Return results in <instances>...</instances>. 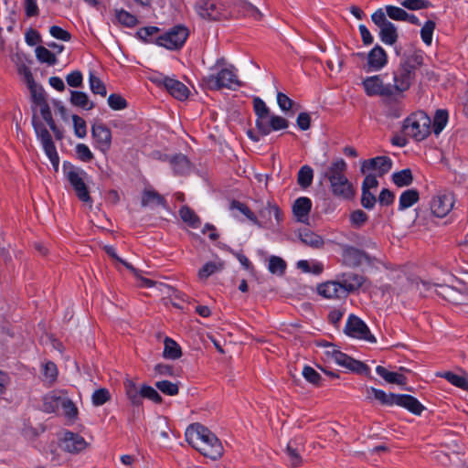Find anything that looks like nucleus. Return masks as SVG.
<instances>
[{
    "label": "nucleus",
    "instance_id": "13",
    "mask_svg": "<svg viewBox=\"0 0 468 468\" xmlns=\"http://www.w3.org/2000/svg\"><path fill=\"white\" fill-rule=\"evenodd\" d=\"M344 333L353 338L376 343V337L371 334L367 324L358 316L351 314L346 321Z\"/></svg>",
    "mask_w": 468,
    "mask_h": 468
},
{
    "label": "nucleus",
    "instance_id": "61",
    "mask_svg": "<svg viewBox=\"0 0 468 468\" xmlns=\"http://www.w3.org/2000/svg\"><path fill=\"white\" fill-rule=\"evenodd\" d=\"M218 270L219 268L215 262L208 261L205 263L203 267L198 271V277L201 280H206Z\"/></svg>",
    "mask_w": 468,
    "mask_h": 468
},
{
    "label": "nucleus",
    "instance_id": "57",
    "mask_svg": "<svg viewBox=\"0 0 468 468\" xmlns=\"http://www.w3.org/2000/svg\"><path fill=\"white\" fill-rule=\"evenodd\" d=\"M72 122L76 136L79 138H84L87 134L85 121L78 115H73Z\"/></svg>",
    "mask_w": 468,
    "mask_h": 468
},
{
    "label": "nucleus",
    "instance_id": "53",
    "mask_svg": "<svg viewBox=\"0 0 468 468\" xmlns=\"http://www.w3.org/2000/svg\"><path fill=\"white\" fill-rule=\"evenodd\" d=\"M361 205L364 208L367 210H371L375 207L377 203V197L376 196L370 192V190L367 189H361Z\"/></svg>",
    "mask_w": 468,
    "mask_h": 468
},
{
    "label": "nucleus",
    "instance_id": "63",
    "mask_svg": "<svg viewBox=\"0 0 468 468\" xmlns=\"http://www.w3.org/2000/svg\"><path fill=\"white\" fill-rule=\"evenodd\" d=\"M349 365L350 366H348L346 368L352 372L362 375H368L370 372V368L367 365L354 358L352 359L351 363H349Z\"/></svg>",
    "mask_w": 468,
    "mask_h": 468
},
{
    "label": "nucleus",
    "instance_id": "43",
    "mask_svg": "<svg viewBox=\"0 0 468 468\" xmlns=\"http://www.w3.org/2000/svg\"><path fill=\"white\" fill-rule=\"evenodd\" d=\"M441 377L457 388L464 390L468 389V379L465 377L457 375L451 371L444 372Z\"/></svg>",
    "mask_w": 468,
    "mask_h": 468
},
{
    "label": "nucleus",
    "instance_id": "30",
    "mask_svg": "<svg viewBox=\"0 0 468 468\" xmlns=\"http://www.w3.org/2000/svg\"><path fill=\"white\" fill-rule=\"evenodd\" d=\"M178 213L181 219L190 228L197 229L200 227L201 219L190 207L182 206Z\"/></svg>",
    "mask_w": 468,
    "mask_h": 468
},
{
    "label": "nucleus",
    "instance_id": "23",
    "mask_svg": "<svg viewBox=\"0 0 468 468\" xmlns=\"http://www.w3.org/2000/svg\"><path fill=\"white\" fill-rule=\"evenodd\" d=\"M141 205L142 207H162L165 209L168 208L165 198L157 191L152 188H145L143 191Z\"/></svg>",
    "mask_w": 468,
    "mask_h": 468
},
{
    "label": "nucleus",
    "instance_id": "18",
    "mask_svg": "<svg viewBox=\"0 0 468 468\" xmlns=\"http://www.w3.org/2000/svg\"><path fill=\"white\" fill-rule=\"evenodd\" d=\"M255 125L260 135L266 136L270 134L271 131L286 129L289 125V122L282 116L270 115L264 122H256Z\"/></svg>",
    "mask_w": 468,
    "mask_h": 468
},
{
    "label": "nucleus",
    "instance_id": "55",
    "mask_svg": "<svg viewBox=\"0 0 468 468\" xmlns=\"http://www.w3.org/2000/svg\"><path fill=\"white\" fill-rule=\"evenodd\" d=\"M89 82H90V88L93 93L100 94L101 96L106 95V88H105L104 84L93 73H90Z\"/></svg>",
    "mask_w": 468,
    "mask_h": 468
},
{
    "label": "nucleus",
    "instance_id": "36",
    "mask_svg": "<svg viewBox=\"0 0 468 468\" xmlns=\"http://www.w3.org/2000/svg\"><path fill=\"white\" fill-rule=\"evenodd\" d=\"M70 102L77 107L84 110H90L93 108V103L89 100L88 95L82 91L72 90L70 92Z\"/></svg>",
    "mask_w": 468,
    "mask_h": 468
},
{
    "label": "nucleus",
    "instance_id": "44",
    "mask_svg": "<svg viewBox=\"0 0 468 468\" xmlns=\"http://www.w3.org/2000/svg\"><path fill=\"white\" fill-rule=\"evenodd\" d=\"M147 399L156 404H160L163 401L161 395L153 387L143 384L141 386V399Z\"/></svg>",
    "mask_w": 468,
    "mask_h": 468
},
{
    "label": "nucleus",
    "instance_id": "1",
    "mask_svg": "<svg viewBox=\"0 0 468 468\" xmlns=\"http://www.w3.org/2000/svg\"><path fill=\"white\" fill-rule=\"evenodd\" d=\"M186 438L188 443L205 457L216 461L223 454V447L220 441L202 424H191L186 429Z\"/></svg>",
    "mask_w": 468,
    "mask_h": 468
},
{
    "label": "nucleus",
    "instance_id": "3",
    "mask_svg": "<svg viewBox=\"0 0 468 468\" xmlns=\"http://www.w3.org/2000/svg\"><path fill=\"white\" fill-rule=\"evenodd\" d=\"M215 72L209 73L202 78L203 83L210 90H219L221 89L236 90L240 87L237 69L225 63L224 60H217L211 69Z\"/></svg>",
    "mask_w": 468,
    "mask_h": 468
},
{
    "label": "nucleus",
    "instance_id": "27",
    "mask_svg": "<svg viewBox=\"0 0 468 468\" xmlns=\"http://www.w3.org/2000/svg\"><path fill=\"white\" fill-rule=\"evenodd\" d=\"M171 167L176 176H184L190 171V162L183 154H176L170 158Z\"/></svg>",
    "mask_w": 468,
    "mask_h": 468
},
{
    "label": "nucleus",
    "instance_id": "8",
    "mask_svg": "<svg viewBox=\"0 0 468 468\" xmlns=\"http://www.w3.org/2000/svg\"><path fill=\"white\" fill-rule=\"evenodd\" d=\"M148 80L160 88H164L171 96L178 101H185L189 96L188 88L178 80L160 72H151Z\"/></svg>",
    "mask_w": 468,
    "mask_h": 468
},
{
    "label": "nucleus",
    "instance_id": "4",
    "mask_svg": "<svg viewBox=\"0 0 468 468\" xmlns=\"http://www.w3.org/2000/svg\"><path fill=\"white\" fill-rule=\"evenodd\" d=\"M402 130L416 142L423 141L431 133V120L425 112L417 111L403 121Z\"/></svg>",
    "mask_w": 468,
    "mask_h": 468
},
{
    "label": "nucleus",
    "instance_id": "2",
    "mask_svg": "<svg viewBox=\"0 0 468 468\" xmlns=\"http://www.w3.org/2000/svg\"><path fill=\"white\" fill-rule=\"evenodd\" d=\"M347 165L343 158H338L327 167L324 176L330 183V190L334 197L351 200L355 197L356 190L353 184L346 176Z\"/></svg>",
    "mask_w": 468,
    "mask_h": 468
},
{
    "label": "nucleus",
    "instance_id": "49",
    "mask_svg": "<svg viewBox=\"0 0 468 468\" xmlns=\"http://www.w3.org/2000/svg\"><path fill=\"white\" fill-rule=\"evenodd\" d=\"M436 24L434 21L428 20L424 23L420 29V37L426 45H431Z\"/></svg>",
    "mask_w": 468,
    "mask_h": 468
},
{
    "label": "nucleus",
    "instance_id": "35",
    "mask_svg": "<svg viewBox=\"0 0 468 468\" xmlns=\"http://www.w3.org/2000/svg\"><path fill=\"white\" fill-rule=\"evenodd\" d=\"M392 182L399 187L410 186L413 182L411 170L410 168H405L393 173Z\"/></svg>",
    "mask_w": 468,
    "mask_h": 468
},
{
    "label": "nucleus",
    "instance_id": "59",
    "mask_svg": "<svg viewBox=\"0 0 468 468\" xmlns=\"http://www.w3.org/2000/svg\"><path fill=\"white\" fill-rule=\"evenodd\" d=\"M387 16L396 21H403L406 16V11L403 8L395 5H386Z\"/></svg>",
    "mask_w": 468,
    "mask_h": 468
},
{
    "label": "nucleus",
    "instance_id": "12",
    "mask_svg": "<svg viewBox=\"0 0 468 468\" xmlns=\"http://www.w3.org/2000/svg\"><path fill=\"white\" fill-rule=\"evenodd\" d=\"M197 15L207 20L226 19L229 16V12L222 3H216L212 0H200L195 5Z\"/></svg>",
    "mask_w": 468,
    "mask_h": 468
},
{
    "label": "nucleus",
    "instance_id": "62",
    "mask_svg": "<svg viewBox=\"0 0 468 468\" xmlns=\"http://www.w3.org/2000/svg\"><path fill=\"white\" fill-rule=\"evenodd\" d=\"M37 107H38L40 115L42 116L43 120L47 122L48 127L54 126V120L48 103L47 101L42 102L41 104L37 105Z\"/></svg>",
    "mask_w": 468,
    "mask_h": 468
},
{
    "label": "nucleus",
    "instance_id": "47",
    "mask_svg": "<svg viewBox=\"0 0 468 468\" xmlns=\"http://www.w3.org/2000/svg\"><path fill=\"white\" fill-rule=\"evenodd\" d=\"M42 372L44 380L48 383H53L58 377V368L57 366L51 362L47 361L42 365Z\"/></svg>",
    "mask_w": 468,
    "mask_h": 468
},
{
    "label": "nucleus",
    "instance_id": "19",
    "mask_svg": "<svg viewBox=\"0 0 468 468\" xmlns=\"http://www.w3.org/2000/svg\"><path fill=\"white\" fill-rule=\"evenodd\" d=\"M318 293L327 299H344L347 296L346 290L341 283L339 278L337 281H328L320 284L317 288Z\"/></svg>",
    "mask_w": 468,
    "mask_h": 468
},
{
    "label": "nucleus",
    "instance_id": "46",
    "mask_svg": "<svg viewBox=\"0 0 468 468\" xmlns=\"http://www.w3.org/2000/svg\"><path fill=\"white\" fill-rule=\"evenodd\" d=\"M301 240L313 248H321L324 245L322 237L310 230L301 234Z\"/></svg>",
    "mask_w": 468,
    "mask_h": 468
},
{
    "label": "nucleus",
    "instance_id": "39",
    "mask_svg": "<svg viewBox=\"0 0 468 468\" xmlns=\"http://www.w3.org/2000/svg\"><path fill=\"white\" fill-rule=\"evenodd\" d=\"M230 208L239 210L252 224H259L257 215L246 204H244L239 200H232L230 203Z\"/></svg>",
    "mask_w": 468,
    "mask_h": 468
},
{
    "label": "nucleus",
    "instance_id": "38",
    "mask_svg": "<svg viewBox=\"0 0 468 468\" xmlns=\"http://www.w3.org/2000/svg\"><path fill=\"white\" fill-rule=\"evenodd\" d=\"M314 172L309 165H303L300 168L297 175V183L303 187L306 188L313 183Z\"/></svg>",
    "mask_w": 468,
    "mask_h": 468
},
{
    "label": "nucleus",
    "instance_id": "41",
    "mask_svg": "<svg viewBox=\"0 0 468 468\" xmlns=\"http://www.w3.org/2000/svg\"><path fill=\"white\" fill-rule=\"evenodd\" d=\"M302 375L309 383L316 387L323 386L324 379L322 376L311 366L305 365L303 368Z\"/></svg>",
    "mask_w": 468,
    "mask_h": 468
},
{
    "label": "nucleus",
    "instance_id": "16",
    "mask_svg": "<svg viewBox=\"0 0 468 468\" xmlns=\"http://www.w3.org/2000/svg\"><path fill=\"white\" fill-rule=\"evenodd\" d=\"M92 138L96 147L102 153L110 150L112 145V133L102 122H95L91 128Z\"/></svg>",
    "mask_w": 468,
    "mask_h": 468
},
{
    "label": "nucleus",
    "instance_id": "60",
    "mask_svg": "<svg viewBox=\"0 0 468 468\" xmlns=\"http://www.w3.org/2000/svg\"><path fill=\"white\" fill-rule=\"evenodd\" d=\"M110 397V392L106 388H100L93 392L91 400L95 406H101L108 401Z\"/></svg>",
    "mask_w": 468,
    "mask_h": 468
},
{
    "label": "nucleus",
    "instance_id": "31",
    "mask_svg": "<svg viewBox=\"0 0 468 468\" xmlns=\"http://www.w3.org/2000/svg\"><path fill=\"white\" fill-rule=\"evenodd\" d=\"M420 199V194L417 189L411 188L403 191L399 197V210H405L415 203H417Z\"/></svg>",
    "mask_w": 468,
    "mask_h": 468
},
{
    "label": "nucleus",
    "instance_id": "45",
    "mask_svg": "<svg viewBox=\"0 0 468 468\" xmlns=\"http://www.w3.org/2000/svg\"><path fill=\"white\" fill-rule=\"evenodd\" d=\"M27 88L30 90L31 99L36 106L47 101L46 93L43 88L39 86L36 81L27 85Z\"/></svg>",
    "mask_w": 468,
    "mask_h": 468
},
{
    "label": "nucleus",
    "instance_id": "10",
    "mask_svg": "<svg viewBox=\"0 0 468 468\" xmlns=\"http://www.w3.org/2000/svg\"><path fill=\"white\" fill-rule=\"evenodd\" d=\"M189 36V30L186 27L177 25L170 28L165 34L158 36L156 44L170 50L180 49Z\"/></svg>",
    "mask_w": 468,
    "mask_h": 468
},
{
    "label": "nucleus",
    "instance_id": "58",
    "mask_svg": "<svg viewBox=\"0 0 468 468\" xmlns=\"http://www.w3.org/2000/svg\"><path fill=\"white\" fill-rule=\"evenodd\" d=\"M16 69H17L18 74L21 77H23L27 85H29V84H32L33 82H35L29 67L27 65H26L23 62V60H18V62L16 63Z\"/></svg>",
    "mask_w": 468,
    "mask_h": 468
},
{
    "label": "nucleus",
    "instance_id": "33",
    "mask_svg": "<svg viewBox=\"0 0 468 468\" xmlns=\"http://www.w3.org/2000/svg\"><path fill=\"white\" fill-rule=\"evenodd\" d=\"M164 345L163 356L165 358L175 360L182 356L180 346L172 338L166 336Z\"/></svg>",
    "mask_w": 468,
    "mask_h": 468
},
{
    "label": "nucleus",
    "instance_id": "52",
    "mask_svg": "<svg viewBox=\"0 0 468 468\" xmlns=\"http://www.w3.org/2000/svg\"><path fill=\"white\" fill-rule=\"evenodd\" d=\"M159 30L157 27H145L137 31V36L145 42H156L157 37L155 36Z\"/></svg>",
    "mask_w": 468,
    "mask_h": 468
},
{
    "label": "nucleus",
    "instance_id": "50",
    "mask_svg": "<svg viewBox=\"0 0 468 468\" xmlns=\"http://www.w3.org/2000/svg\"><path fill=\"white\" fill-rule=\"evenodd\" d=\"M349 219L352 227L360 229L368 220V216L362 209H356L351 212Z\"/></svg>",
    "mask_w": 468,
    "mask_h": 468
},
{
    "label": "nucleus",
    "instance_id": "25",
    "mask_svg": "<svg viewBox=\"0 0 468 468\" xmlns=\"http://www.w3.org/2000/svg\"><path fill=\"white\" fill-rule=\"evenodd\" d=\"M341 283L346 290V294L358 290L366 281V278L360 274L353 272L342 273L338 276Z\"/></svg>",
    "mask_w": 468,
    "mask_h": 468
},
{
    "label": "nucleus",
    "instance_id": "22",
    "mask_svg": "<svg viewBox=\"0 0 468 468\" xmlns=\"http://www.w3.org/2000/svg\"><path fill=\"white\" fill-rule=\"evenodd\" d=\"M396 405L417 416L421 415L426 409L415 397L409 394H399Z\"/></svg>",
    "mask_w": 468,
    "mask_h": 468
},
{
    "label": "nucleus",
    "instance_id": "34",
    "mask_svg": "<svg viewBox=\"0 0 468 468\" xmlns=\"http://www.w3.org/2000/svg\"><path fill=\"white\" fill-rule=\"evenodd\" d=\"M449 120V113L447 110L439 109L435 112L431 127L435 135H439L445 128Z\"/></svg>",
    "mask_w": 468,
    "mask_h": 468
},
{
    "label": "nucleus",
    "instance_id": "54",
    "mask_svg": "<svg viewBox=\"0 0 468 468\" xmlns=\"http://www.w3.org/2000/svg\"><path fill=\"white\" fill-rule=\"evenodd\" d=\"M60 409L62 410V414L69 419L75 418L78 413L76 406L66 395L64 399H62Z\"/></svg>",
    "mask_w": 468,
    "mask_h": 468
},
{
    "label": "nucleus",
    "instance_id": "40",
    "mask_svg": "<svg viewBox=\"0 0 468 468\" xmlns=\"http://www.w3.org/2000/svg\"><path fill=\"white\" fill-rule=\"evenodd\" d=\"M286 261L278 256H271L269 259L268 270L272 274L283 275L286 270Z\"/></svg>",
    "mask_w": 468,
    "mask_h": 468
},
{
    "label": "nucleus",
    "instance_id": "14",
    "mask_svg": "<svg viewBox=\"0 0 468 468\" xmlns=\"http://www.w3.org/2000/svg\"><path fill=\"white\" fill-rule=\"evenodd\" d=\"M362 85L367 96L389 97L394 94L392 84H384L379 75L366 78L362 81Z\"/></svg>",
    "mask_w": 468,
    "mask_h": 468
},
{
    "label": "nucleus",
    "instance_id": "15",
    "mask_svg": "<svg viewBox=\"0 0 468 468\" xmlns=\"http://www.w3.org/2000/svg\"><path fill=\"white\" fill-rule=\"evenodd\" d=\"M392 160L386 155L377 156L367 160H364L361 165V173L365 174L367 171H377L378 176H383L392 168Z\"/></svg>",
    "mask_w": 468,
    "mask_h": 468
},
{
    "label": "nucleus",
    "instance_id": "29",
    "mask_svg": "<svg viewBox=\"0 0 468 468\" xmlns=\"http://www.w3.org/2000/svg\"><path fill=\"white\" fill-rule=\"evenodd\" d=\"M125 395L133 407H141V387L138 388L133 380L126 379L123 383Z\"/></svg>",
    "mask_w": 468,
    "mask_h": 468
},
{
    "label": "nucleus",
    "instance_id": "17",
    "mask_svg": "<svg viewBox=\"0 0 468 468\" xmlns=\"http://www.w3.org/2000/svg\"><path fill=\"white\" fill-rule=\"evenodd\" d=\"M454 197L452 193L440 194L431 202V213L437 218L445 217L453 207Z\"/></svg>",
    "mask_w": 468,
    "mask_h": 468
},
{
    "label": "nucleus",
    "instance_id": "32",
    "mask_svg": "<svg viewBox=\"0 0 468 468\" xmlns=\"http://www.w3.org/2000/svg\"><path fill=\"white\" fill-rule=\"evenodd\" d=\"M379 37L387 45H393L397 42L399 35L396 26L389 22L379 28Z\"/></svg>",
    "mask_w": 468,
    "mask_h": 468
},
{
    "label": "nucleus",
    "instance_id": "28",
    "mask_svg": "<svg viewBox=\"0 0 468 468\" xmlns=\"http://www.w3.org/2000/svg\"><path fill=\"white\" fill-rule=\"evenodd\" d=\"M376 372L378 376L385 379L388 383L397 384L399 386H403L407 384V378L399 374L398 372H392L388 370L386 367L382 366H378L376 367Z\"/></svg>",
    "mask_w": 468,
    "mask_h": 468
},
{
    "label": "nucleus",
    "instance_id": "51",
    "mask_svg": "<svg viewBox=\"0 0 468 468\" xmlns=\"http://www.w3.org/2000/svg\"><path fill=\"white\" fill-rule=\"evenodd\" d=\"M400 5L409 10H421L431 6V3L428 0H402Z\"/></svg>",
    "mask_w": 468,
    "mask_h": 468
},
{
    "label": "nucleus",
    "instance_id": "21",
    "mask_svg": "<svg viewBox=\"0 0 468 468\" xmlns=\"http://www.w3.org/2000/svg\"><path fill=\"white\" fill-rule=\"evenodd\" d=\"M62 447L69 452L76 453L87 447V442L79 434L67 431L62 439Z\"/></svg>",
    "mask_w": 468,
    "mask_h": 468
},
{
    "label": "nucleus",
    "instance_id": "26",
    "mask_svg": "<svg viewBox=\"0 0 468 468\" xmlns=\"http://www.w3.org/2000/svg\"><path fill=\"white\" fill-rule=\"evenodd\" d=\"M62 391H51L43 398L42 410L47 413L57 412L60 407L62 399L65 397Z\"/></svg>",
    "mask_w": 468,
    "mask_h": 468
},
{
    "label": "nucleus",
    "instance_id": "48",
    "mask_svg": "<svg viewBox=\"0 0 468 468\" xmlns=\"http://www.w3.org/2000/svg\"><path fill=\"white\" fill-rule=\"evenodd\" d=\"M156 388H158L163 394L167 396H176L179 392V388L176 383H173L169 380H161L155 383Z\"/></svg>",
    "mask_w": 468,
    "mask_h": 468
},
{
    "label": "nucleus",
    "instance_id": "20",
    "mask_svg": "<svg viewBox=\"0 0 468 468\" xmlns=\"http://www.w3.org/2000/svg\"><path fill=\"white\" fill-rule=\"evenodd\" d=\"M303 450V445L301 438H294L289 441L285 450V454L287 462L292 467H298L302 464L303 459L301 452Z\"/></svg>",
    "mask_w": 468,
    "mask_h": 468
},
{
    "label": "nucleus",
    "instance_id": "64",
    "mask_svg": "<svg viewBox=\"0 0 468 468\" xmlns=\"http://www.w3.org/2000/svg\"><path fill=\"white\" fill-rule=\"evenodd\" d=\"M332 356L336 364H338L339 366H342L346 368L348 366H350L349 363H351V361L353 359L351 356H349L346 353H343L340 350H334L332 352Z\"/></svg>",
    "mask_w": 468,
    "mask_h": 468
},
{
    "label": "nucleus",
    "instance_id": "7",
    "mask_svg": "<svg viewBox=\"0 0 468 468\" xmlns=\"http://www.w3.org/2000/svg\"><path fill=\"white\" fill-rule=\"evenodd\" d=\"M257 204L256 209L258 212L259 224H254L259 228H271L279 227L283 221V213L278 205L272 200L269 199L266 204L262 201H255Z\"/></svg>",
    "mask_w": 468,
    "mask_h": 468
},
{
    "label": "nucleus",
    "instance_id": "37",
    "mask_svg": "<svg viewBox=\"0 0 468 468\" xmlns=\"http://www.w3.org/2000/svg\"><path fill=\"white\" fill-rule=\"evenodd\" d=\"M371 392L374 395V398L378 400L381 404L386 406H394L397 402V398L399 394L395 393H386L382 389L371 388Z\"/></svg>",
    "mask_w": 468,
    "mask_h": 468
},
{
    "label": "nucleus",
    "instance_id": "11",
    "mask_svg": "<svg viewBox=\"0 0 468 468\" xmlns=\"http://www.w3.org/2000/svg\"><path fill=\"white\" fill-rule=\"evenodd\" d=\"M417 60H404L400 63L399 68L394 72V92H403L410 89L412 80L415 78L417 66H420L421 62L415 63Z\"/></svg>",
    "mask_w": 468,
    "mask_h": 468
},
{
    "label": "nucleus",
    "instance_id": "56",
    "mask_svg": "<svg viewBox=\"0 0 468 468\" xmlns=\"http://www.w3.org/2000/svg\"><path fill=\"white\" fill-rule=\"evenodd\" d=\"M324 69L329 71V75L332 76L334 73H338L343 66L344 60H336L335 64L333 60H315Z\"/></svg>",
    "mask_w": 468,
    "mask_h": 468
},
{
    "label": "nucleus",
    "instance_id": "9",
    "mask_svg": "<svg viewBox=\"0 0 468 468\" xmlns=\"http://www.w3.org/2000/svg\"><path fill=\"white\" fill-rule=\"evenodd\" d=\"M32 124L37 138L40 141L46 155L52 164L55 171H58L59 165V157L49 132L41 122L36 120L35 116L32 119Z\"/></svg>",
    "mask_w": 468,
    "mask_h": 468
},
{
    "label": "nucleus",
    "instance_id": "5",
    "mask_svg": "<svg viewBox=\"0 0 468 468\" xmlns=\"http://www.w3.org/2000/svg\"><path fill=\"white\" fill-rule=\"evenodd\" d=\"M63 173L69 182L78 198L91 207V198L88 190L90 176L81 168L72 165L69 163L63 164Z\"/></svg>",
    "mask_w": 468,
    "mask_h": 468
},
{
    "label": "nucleus",
    "instance_id": "6",
    "mask_svg": "<svg viewBox=\"0 0 468 468\" xmlns=\"http://www.w3.org/2000/svg\"><path fill=\"white\" fill-rule=\"evenodd\" d=\"M337 246L340 249V262L345 267L358 269L375 264L376 258L359 248L346 243H338Z\"/></svg>",
    "mask_w": 468,
    "mask_h": 468
},
{
    "label": "nucleus",
    "instance_id": "42",
    "mask_svg": "<svg viewBox=\"0 0 468 468\" xmlns=\"http://www.w3.org/2000/svg\"><path fill=\"white\" fill-rule=\"evenodd\" d=\"M253 109L257 116L255 122L260 121L264 122L269 118L270 110L261 99L257 97L253 100Z\"/></svg>",
    "mask_w": 468,
    "mask_h": 468
},
{
    "label": "nucleus",
    "instance_id": "24",
    "mask_svg": "<svg viewBox=\"0 0 468 468\" xmlns=\"http://www.w3.org/2000/svg\"><path fill=\"white\" fill-rule=\"evenodd\" d=\"M312 208V201L309 197H298L292 205V213L299 222L304 223L308 219Z\"/></svg>",
    "mask_w": 468,
    "mask_h": 468
}]
</instances>
